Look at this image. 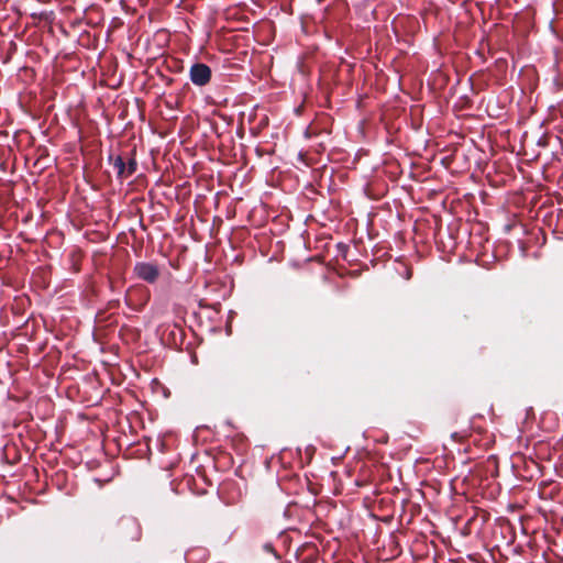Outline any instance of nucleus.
Masks as SVG:
<instances>
[{
  "label": "nucleus",
  "instance_id": "7",
  "mask_svg": "<svg viewBox=\"0 0 563 563\" xmlns=\"http://www.w3.org/2000/svg\"><path fill=\"white\" fill-rule=\"evenodd\" d=\"M338 255H341L343 258H346V254L350 250L349 245L342 242H339L336 245Z\"/></svg>",
  "mask_w": 563,
  "mask_h": 563
},
{
  "label": "nucleus",
  "instance_id": "11",
  "mask_svg": "<svg viewBox=\"0 0 563 563\" xmlns=\"http://www.w3.org/2000/svg\"><path fill=\"white\" fill-rule=\"evenodd\" d=\"M519 249H520L521 255H522L523 257H526V255H527V249H526V245H525L523 243H520V244H519Z\"/></svg>",
  "mask_w": 563,
  "mask_h": 563
},
{
  "label": "nucleus",
  "instance_id": "6",
  "mask_svg": "<svg viewBox=\"0 0 563 563\" xmlns=\"http://www.w3.org/2000/svg\"><path fill=\"white\" fill-rule=\"evenodd\" d=\"M7 396H8L9 401L14 402V406L12 407V409H16L15 406H18L20 404V401L23 399V395H16L13 391H11L10 389L7 393Z\"/></svg>",
  "mask_w": 563,
  "mask_h": 563
},
{
  "label": "nucleus",
  "instance_id": "15",
  "mask_svg": "<svg viewBox=\"0 0 563 563\" xmlns=\"http://www.w3.org/2000/svg\"><path fill=\"white\" fill-rule=\"evenodd\" d=\"M510 229H511V224H507V225L505 227L506 232H509V231H510Z\"/></svg>",
  "mask_w": 563,
  "mask_h": 563
},
{
  "label": "nucleus",
  "instance_id": "16",
  "mask_svg": "<svg viewBox=\"0 0 563 563\" xmlns=\"http://www.w3.org/2000/svg\"><path fill=\"white\" fill-rule=\"evenodd\" d=\"M1 284H2V286L5 284V282H4V276H3V275H2Z\"/></svg>",
  "mask_w": 563,
  "mask_h": 563
},
{
  "label": "nucleus",
  "instance_id": "9",
  "mask_svg": "<svg viewBox=\"0 0 563 563\" xmlns=\"http://www.w3.org/2000/svg\"><path fill=\"white\" fill-rule=\"evenodd\" d=\"M9 45L10 47L8 48V55L10 56L12 52L16 49V45L12 40L10 41Z\"/></svg>",
  "mask_w": 563,
  "mask_h": 563
},
{
  "label": "nucleus",
  "instance_id": "14",
  "mask_svg": "<svg viewBox=\"0 0 563 563\" xmlns=\"http://www.w3.org/2000/svg\"><path fill=\"white\" fill-rule=\"evenodd\" d=\"M1 137H2V140H3V139H8V137H9V134H8V133H3V132H2Z\"/></svg>",
  "mask_w": 563,
  "mask_h": 563
},
{
  "label": "nucleus",
  "instance_id": "17",
  "mask_svg": "<svg viewBox=\"0 0 563 563\" xmlns=\"http://www.w3.org/2000/svg\"><path fill=\"white\" fill-rule=\"evenodd\" d=\"M1 195H2V196L4 195V191H3V190L1 191Z\"/></svg>",
  "mask_w": 563,
  "mask_h": 563
},
{
  "label": "nucleus",
  "instance_id": "3",
  "mask_svg": "<svg viewBox=\"0 0 563 563\" xmlns=\"http://www.w3.org/2000/svg\"><path fill=\"white\" fill-rule=\"evenodd\" d=\"M119 526L122 532L130 540H139L141 537V526L136 518L128 516L119 520Z\"/></svg>",
  "mask_w": 563,
  "mask_h": 563
},
{
  "label": "nucleus",
  "instance_id": "1",
  "mask_svg": "<svg viewBox=\"0 0 563 563\" xmlns=\"http://www.w3.org/2000/svg\"><path fill=\"white\" fill-rule=\"evenodd\" d=\"M133 274L140 280L154 284L159 277V267L152 262H136L133 267Z\"/></svg>",
  "mask_w": 563,
  "mask_h": 563
},
{
  "label": "nucleus",
  "instance_id": "13",
  "mask_svg": "<svg viewBox=\"0 0 563 563\" xmlns=\"http://www.w3.org/2000/svg\"><path fill=\"white\" fill-rule=\"evenodd\" d=\"M11 0H2V3L5 2V4L10 3ZM7 10V5H2V11Z\"/></svg>",
  "mask_w": 563,
  "mask_h": 563
},
{
  "label": "nucleus",
  "instance_id": "4",
  "mask_svg": "<svg viewBox=\"0 0 563 563\" xmlns=\"http://www.w3.org/2000/svg\"><path fill=\"white\" fill-rule=\"evenodd\" d=\"M107 162L115 169L117 179L120 181L125 180L126 155H115L114 153L110 152L108 154Z\"/></svg>",
  "mask_w": 563,
  "mask_h": 563
},
{
  "label": "nucleus",
  "instance_id": "10",
  "mask_svg": "<svg viewBox=\"0 0 563 563\" xmlns=\"http://www.w3.org/2000/svg\"><path fill=\"white\" fill-rule=\"evenodd\" d=\"M264 550L268 553H274L275 554V550L273 548V545L271 543H265L264 544Z\"/></svg>",
  "mask_w": 563,
  "mask_h": 563
},
{
  "label": "nucleus",
  "instance_id": "8",
  "mask_svg": "<svg viewBox=\"0 0 563 563\" xmlns=\"http://www.w3.org/2000/svg\"><path fill=\"white\" fill-rule=\"evenodd\" d=\"M402 277L407 280H409L412 277V271L409 267L405 268V272L402 274Z\"/></svg>",
  "mask_w": 563,
  "mask_h": 563
},
{
  "label": "nucleus",
  "instance_id": "5",
  "mask_svg": "<svg viewBox=\"0 0 563 563\" xmlns=\"http://www.w3.org/2000/svg\"><path fill=\"white\" fill-rule=\"evenodd\" d=\"M137 170V161L135 157V153L126 154V165H125V179L134 175Z\"/></svg>",
  "mask_w": 563,
  "mask_h": 563
},
{
  "label": "nucleus",
  "instance_id": "12",
  "mask_svg": "<svg viewBox=\"0 0 563 563\" xmlns=\"http://www.w3.org/2000/svg\"><path fill=\"white\" fill-rule=\"evenodd\" d=\"M5 450H7V444L2 445V462H4V453H5ZM4 465V463H2V466Z\"/></svg>",
  "mask_w": 563,
  "mask_h": 563
},
{
  "label": "nucleus",
  "instance_id": "2",
  "mask_svg": "<svg viewBox=\"0 0 563 563\" xmlns=\"http://www.w3.org/2000/svg\"><path fill=\"white\" fill-rule=\"evenodd\" d=\"M211 68L205 63H194L189 69L190 81L198 87L206 86L211 80Z\"/></svg>",
  "mask_w": 563,
  "mask_h": 563
}]
</instances>
